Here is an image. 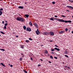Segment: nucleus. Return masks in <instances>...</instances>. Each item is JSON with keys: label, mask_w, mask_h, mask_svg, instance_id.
<instances>
[{"label": "nucleus", "mask_w": 73, "mask_h": 73, "mask_svg": "<svg viewBox=\"0 0 73 73\" xmlns=\"http://www.w3.org/2000/svg\"><path fill=\"white\" fill-rule=\"evenodd\" d=\"M18 8H20V9H23L24 8V7L23 6H20L18 7Z\"/></svg>", "instance_id": "obj_13"}, {"label": "nucleus", "mask_w": 73, "mask_h": 73, "mask_svg": "<svg viewBox=\"0 0 73 73\" xmlns=\"http://www.w3.org/2000/svg\"><path fill=\"white\" fill-rule=\"evenodd\" d=\"M71 33H72L73 34V31H72L71 32Z\"/></svg>", "instance_id": "obj_57"}, {"label": "nucleus", "mask_w": 73, "mask_h": 73, "mask_svg": "<svg viewBox=\"0 0 73 73\" xmlns=\"http://www.w3.org/2000/svg\"><path fill=\"white\" fill-rule=\"evenodd\" d=\"M23 56H22L23 57H24V55H23Z\"/></svg>", "instance_id": "obj_58"}, {"label": "nucleus", "mask_w": 73, "mask_h": 73, "mask_svg": "<svg viewBox=\"0 0 73 73\" xmlns=\"http://www.w3.org/2000/svg\"><path fill=\"white\" fill-rule=\"evenodd\" d=\"M4 21H2V24H4Z\"/></svg>", "instance_id": "obj_50"}, {"label": "nucleus", "mask_w": 73, "mask_h": 73, "mask_svg": "<svg viewBox=\"0 0 73 73\" xmlns=\"http://www.w3.org/2000/svg\"><path fill=\"white\" fill-rule=\"evenodd\" d=\"M52 54H54V52H51Z\"/></svg>", "instance_id": "obj_46"}, {"label": "nucleus", "mask_w": 73, "mask_h": 73, "mask_svg": "<svg viewBox=\"0 0 73 73\" xmlns=\"http://www.w3.org/2000/svg\"><path fill=\"white\" fill-rule=\"evenodd\" d=\"M50 20H52V21H54V18H53V17L52 18H50Z\"/></svg>", "instance_id": "obj_19"}, {"label": "nucleus", "mask_w": 73, "mask_h": 73, "mask_svg": "<svg viewBox=\"0 0 73 73\" xmlns=\"http://www.w3.org/2000/svg\"><path fill=\"white\" fill-rule=\"evenodd\" d=\"M51 51H54V49H52L51 50Z\"/></svg>", "instance_id": "obj_39"}, {"label": "nucleus", "mask_w": 73, "mask_h": 73, "mask_svg": "<svg viewBox=\"0 0 73 73\" xmlns=\"http://www.w3.org/2000/svg\"><path fill=\"white\" fill-rule=\"evenodd\" d=\"M15 19L18 21H21L22 22H24V21H25V19H24L23 18L20 17H17V18H16L15 17Z\"/></svg>", "instance_id": "obj_1"}, {"label": "nucleus", "mask_w": 73, "mask_h": 73, "mask_svg": "<svg viewBox=\"0 0 73 73\" xmlns=\"http://www.w3.org/2000/svg\"><path fill=\"white\" fill-rule=\"evenodd\" d=\"M65 31H66V32H67L68 31V29L67 28H66L65 29Z\"/></svg>", "instance_id": "obj_27"}, {"label": "nucleus", "mask_w": 73, "mask_h": 73, "mask_svg": "<svg viewBox=\"0 0 73 73\" xmlns=\"http://www.w3.org/2000/svg\"><path fill=\"white\" fill-rule=\"evenodd\" d=\"M3 28L4 29H7V27L5 26H4V27Z\"/></svg>", "instance_id": "obj_31"}, {"label": "nucleus", "mask_w": 73, "mask_h": 73, "mask_svg": "<svg viewBox=\"0 0 73 73\" xmlns=\"http://www.w3.org/2000/svg\"><path fill=\"white\" fill-rule=\"evenodd\" d=\"M23 59V58H20L19 59V60H20L21 61H22V60Z\"/></svg>", "instance_id": "obj_34"}, {"label": "nucleus", "mask_w": 73, "mask_h": 73, "mask_svg": "<svg viewBox=\"0 0 73 73\" xmlns=\"http://www.w3.org/2000/svg\"><path fill=\"white\" fill-rule=\"evenodd\" d=\"M69 1L70 2V3H73V1H71L70 0H69Z\"/></svg>", "instance_id": "obj_32"}, {"label": "nucleus", "mask_w": 73, "mask_h": 73, "mask_svg": "<svg viewBox=\"0 0 73 73\" xmlns=\"http://www.w3.org/2000/svg\"><path fill=\"white\" fill-rule=\"evenodd\" d=\"M50 33V36H52L54 35V33L52 31L50 32V33Z\"/></svg>", "instance_id": "obj_4"}, {"label": "nucleus", "mask_w": 73, "mask_h": 73, "mask_svg": "<svg viewBox=\"0 0 73 73\" xmlns=\"http://www.w3.org/2000/svg\"><path fill=\"white\" fill-rule=\"evenodd\" d=\"M72 17L73 18V15L72 16Z\"/></svg>", "instance_id": "obj_61"}, {"label": "nucleus", "mask_w": 73, "mask_h": 73, "mask_svg": "<svg viewBox=\"0 0 73 73\" xmlns=\"http://www.w3.org/2000/svg\"><path fill=\"white\" fill-rule=\"evenodd\" d=\"M25 16L26 17H27V18H28V17H29V15L28 14L25 15Z\"/></svg>", "instance_id": "obj_16"}, {"label": "nucleus", "mask_w": 73, "mask_h": 73, "mask_svg": "<svg viewBox=\"0 0 73 73\" xmlns=\"http://www.w3.org/2000/svg\"><path fill=\"white\" fill-rule=\"evenodd\" d=\"M7 25H8V23H5V25H4V26H6Z\"/></svg>", "instance_id": "obj_35"}, {"label": "nucleus", "mask_w": 73, "mask_h": 73, "mask_svg": "<svg viewBox=\"0 0 73 73\" xmlns=\"http://www.w3.org/2000/svg\"><path fill=\"white\" fill-rule=\"evenodd\" d=\"M55 46H56V47H57V48H58V46H57V45H55Z\"/></svg>", "instance_id": "obj_40"}, {"label": "nucleus", "mask_w": 73, "mask_h": 73, "mask_svg": "<svg viewBox=\"0 0 73 73\" xmlns=\"http://www.w3.org/2000/svg\"><path fill=\"white\" fill-rule=\"evenodd\" d=\"M37 31H38V29H37Z\"/></svg>", "instance_id": "obj_59"}, {"label": "nucleus", "mask_w": 73, "mask_h": 73, "mask_svg": "<svg viewBox=\"0 0 73 73\" xmlns=\"http://www.w3.org/2000/svg\"><path fill=\"white\" fill-rule=\"evenodd\" d=\"M5 22L6 23H7V21H5Z\"/></svg>", "instance_id": "obj_52"}, {"label": "nucleus", "mask_w": 73, "mask_h": 73, "mask_svg": "<svg viewBox=\"0 0 73 73\" xmlns=\"http://www.w3.org/2000/svg\"><path fill=\"white\" fill-rule=\"evenodd\" d=\"M9 65H10V64H9Z\"/></svg>", "instance_id": "obj_62"}, {"label": "nucleus", "mask_w": 73, "mask_h": 73, "mask_svg": "<svg viewBox=\"0 0 73 73\" xmlns=\"http://www.w3.org/2000/svg\"><path fill=\"white\" fill-rule=\"evenodd\" d=\"M64 56L66 57H67L68 58H69V56H68V55H64Z\"/></svg>", "instance_id": "obj_26"}, {"label": "nucleus", "mask_w": 73, "mask_h": 73, "mask_svg": "<svg viewBox=\"0 0 73 73\" xmlns=\"http://www.w3.org/2000/svg\"><path fill=\"white\" fill-rule=\"evenodd\" d=\"M23 29H24L25 30H26V29L27 28V27H26V26H24L23 27Z\"/></svg>", "instance_id": "obj_15"}, {"label": "nucleus", "mask_w": 73, "mask_h": 73, "mask_svg": "<svg viewBox=\"0 0 73 73\" xmlns=\"http://www.w3.org/2000/svg\"><path fill=\"white\" fill-rule=\"evenodd\" d=\"M0 33L2 34H3V35H5V33H4L3 31H0Z\"/></svg>", "instance_id": "obj_21"}, {"label": "nucleus", "mask_w": 73, "mask_h": 73, "mask_svg": "<svg viewBox=\"0 0 73 73\" xmlns=\"http://www.w3.org/2000/svg\"><path fill=\"white\" fill-rule=\"evenodd\" d=\"M34 26L36 28H38V25L37 24V23H34Z\"/></svg>", "instance_id": "obj_5"}, {"label": "nucleus", "mask_w": 73, "mask_h": 73, "mask_svg": "<svg viewBox=\"0 0 73 73\" xmlns=\"http://www.w3.org/2000/svg\"><path fill=\"white\" fill-rule=\"evenodd\" d=\"M54 49H55V50H57V51H60V50L59 48H54Z\"/></svg>", "instance_id": "obj_11"}, {"label": "nucleus", "mask_w": 73, "mask_h": 73, "mask_svg": "<svg viewBox=\"0 0 73 73\" xmlns=\"http://www.w3.org/2000/svg\"><path fill=\"white\" fill-rule=\"evenodd\" d=\"M0 36H1V35H0Z\"/></svg>", "instance_id": "obj_63"}, {"label": "nucleus", "mask_w": 73, "mask_h": 73, "mask_svg": "<svg viewBox=\"0 0 73 73\" xmlns=\"http://www.w3.org/2000/svg\"><path fill=\"white\" fill-rule=\"evenodd\" d=\"M47 55H48V56H50V54H47Z\"/></svg>", "instance_id": "obj_55"}, {"label": "nucleus", "mask_w": 73, "mask_h": 73, "mask_svg": "<svg viewBox=\"0 0 73 73\" xmlns=\"http://www.w3.org/2000/svg\"><path fill=\"white\" fill-rule=\"evenodd\" d=\"M3 12L1 11L0 10V16H1L2 15Z\"/></svg>", "instance_id": "obj_18"}, {"label": "nucleus", "mask_w": 73, "mask_h": 73, "mask_svg": "<svg viewBox=\"0 0 73 73\" xmlns=\"http://www.w3.org/2000/svg\"><path fill=\"white\" fill-rule=\"evenodd\" d=\"M19 15L20 16H21L20 15V14H19Z\"/></svg>", "instance_id": "obj_64"}, {"label": "nucleus", "mask_w": 73, "mask_h": 73, "mask_svg": "<svg viewBox=\"0 0 73 73\" xmlns=\"http://www.w3.org/2000/svg\"><path fill=\"white\" fill-rule=\"evenodd\" d=\"M41 66V65L40 64H38V66Z\"/></svg>", "instance_id": "obj_42"}, {"label": "nucleus", "mask_w": 73, "mask_h": 73, "mask_svg": "<svg viewBox=\"0 0 73 73\" xmlns=\"http://www.w3.org/2000/svg\"><path fill=\"white\" fill-rule=\"evenodd\" d=\"M40 60H41L42 62L43 61V60H42V59H40Z\"/></svg>", "instance_id": "obj_48"}, {"label": "nucleus", "mask_w": 73, "mask_h": 73, "mask_svg": "<svg viewBox=\"0 0 73 73\" xmlns=\"http://www.w3.org/2000/svg\"><path fill=\"white\" fill-rule=\"evenodd\" d=\"M62 64H65V63L64 62H62Z\"/></svg>", "instance_id": "obj_51"}, {"label": "nucleus", "mask_w": 73, "mask_h": 73, "mask_svg": "<svg viewBox=\"0 0 73 73\" xmlns=\"http://www.w3.org/2000/svg\"><path fill=\"white\" fill-rule=\"evenodd\" d=\"M65 23H72V21H67L66 20L64 21Z\"/></svg>", "instance_id": "obj_8"}, {"label": "nucleus", "mask_w": 73, "mask_h": 73, "mask_svg": "<svg viewBox=\"0 0 73 73\" xmlns=\"http://www.w3.org/2000/svg\"><path fill=\"white\" fill-rule=\"evenodd\" d=\"M26 31L29 32H31V29L29 27H27L26 29Z\"/></svg>", "instance_id": "obj_6"}, {"label": "nucleus", "mask_w": 73, "mask_h": 73, "mask_svg": "<svg viewBox=\"0 0 73 73\" xmlns=\"http://www.w3.org/2000/svg\"><path fill=\"white\" fill-rule=\"evenodd\" d=\"M53 18L55 20H58V21H60V22H62L63 23H64V22H65V20H64L63 19H58L57 18L56 19V18H55L54 17H53Z\"/></svg>", "instance_id": "obj_2"}, {"label": "nucleus", "mask_w": 73, "mask_h": 73, "mask_svg": "<svg viewBox=\"0 0 73 73\" xmlns=\"http://www.w3.org/2000/svg\"><path fill=\"white\" fill-rule=\"evenodd\" d=\"M49 63H50V64H51V62L50 61H49Z\"/></svg>", "instance_id": "obj_49"}, {"label": "nucleus", "mask_w": 73, "mask_h": 73, "mask_svg": "<svg viewBox=\"0 0 73 73\" xmlns=\"http://www.w3.org/2000/svg\"><path fill=\"white\" fill-rule=\"evenodd\" d=\"M68 69H70V67H68Z\"/></svg>", "instance_id": "obj_56"}, {"label": "nucleus", "mask_w": 73, "mask_h": 73, "mask_svg": "<svg viewBox=\"0 0 73 73\" xmlns=\"http://www.w3.org/2000/svg\"><path fill=\"white\" fill-rule=\"evenodd\" d=\"M52 3L53 4H55V2H52Z\"/></svg>", "instance_id": "obj_38"}, {"label": "nucleus", "mask_w": 73, "mask_h": 73, "mask_svg": "<svg viewBox=\"0 0 73 73\" xmlns=\"http://www.w3.org/2000/svg\"><path fill=\"white\" fill-rule=\"evenodd\" d=\"M23 71H24V72H25V73H28V72H27V71L25 70H23Z\"/></svg>", "instance_id": "obj_25"}, {"label": "nucleus", "mask_w": 73, "mask_h": 73, "mask_svg": "<svg viewBox=\"0 0 73 73\" xmlns=\"http://www.w3.org/2000/svg\"><path fill=\"white\" fill-rule=\"evenodd\" d=\"M20 46L21 48H22V49H24V46L23 45H21Z\"/></svg>", "instance_id": "obj_12"}, {"label": "nucleus", "mask_w": 73, "mask_h": 73, "mask_svg": "<svg viewBox=\"0 0 73 73\" xmlns=\"http://www.w3.org/2000/svg\"><path fill=\"white\" fill-rule=\"evenodd\" d=\"M15 37H19V36H18V35H17V36H15Z\"/></svg>", "instance_id": "obj_45"}, {"label": "nucleus", "mask_w": 73, "mask_h": 73, "mask_svg": "<svg viewBox=\"0 0 73 73\" xmlns=\"http://www.w3.org/2000/svg\"><path fill=\"white\" fill-rule=\"evenodd\" d=\"M43 34L45 35H46L47 36V35H49V32H44L43 33Z\"/></svg>", "instance_id": "obj_3"}, {"label": "nucleus", "mask_w": 73, "mask_h": 73, "mask_svg": "<svg viewBox=\"0 0 73 73\" xmlns=\"http://www.w3.org/2000/svg\"><path fill=\"white\" fill-rule=\"evenodd\" d=\"M29 40H31V41H32V40H33V39H32L31 38H29Z\"/></svg>", "instance_id": "obj_28"}, {"label": "nucleus", "mask_w": 73, "mask_h": 73, "mask_svg": "<svg viewBox=\"0 0 73 73\" xmlns=\"http://www.w3.org/2000/svg\"><path fill=\"white\" fill-rule=\"evenodd\" d=\"M61 16H62V17H66V16H64L63 15H61Z\"/></svg>", "instance_id": "obj_30"}, {"label": "nucleus", "mask_w": 73, "mask_h": 73, "mask_svg": "<svg viewBox=\"0 0 73 73\" xmlns=\"http://www.w3.org/2000/svg\"><path fill=\"white\" fill-rule=\"evenodd\" d=\"M68 8H71L72 9H73V7L72 6H66Z\"/></svg>", "instance_id": "obj_9"}, {"label": "nucleus", "mask_w": 73, "mask_h": 73, "mask_svg": "<svg viewBox=\"0 0 73 73\" xmlns=\"http://www.w3.org/2000/svg\"><path fill=\"white\" fill-rule=\"evenodd\" d=\"M54 17H57V15H55L54 16Z\"/></svg>", "instance_id": "obj_43"}, {"label": "nucleus", "mask_w": 73, "mask_h": 73, "mask_svg": "<svg viewBox=\"0 0 73 73\" xmlns=\"http://www.w3.org/2000/svg\"><path fill=\"white\" fill-rule=\"evenodd\" d=\"M21 55H22V56H24V54L23 53H21Z\"/></svg>", "instance_id": "obj_47"}, {"label": "nucleus", "mask_w": 73, "mask_h": 73, "mask_svg": "<svg viewBox=\"0 0 73 73\" xmlns=\"http://www.w3.org/2000/svg\"><path fill=\"white\" fill-rule=\"evenodd\" d=\"M31 60L32 61H33V58H32V57H31Z\"/></svg>", "instance_id": "obj_41"}, {"label": "nucleus", "mask_w": 73, "mask_h": 73, "mask_svg": "<svg viewBox=\"0 0 73 73\" xmlns=\"http://www.w3.org/2000/svg\"><path fill=\"white\" fill-rule=\"evenodd\" d=\"M1 65H2V66H4V67H5V66L4 65V64L2 63H1Z\"/></svg>", "instance_id": "obj_17"}, {"label": "nucleus", "mask_w": 73, "mask_h": 73, "mask_svg": "<svg viewBox=\"0 0 73 73\" xmlns=\"http://www.w3.org/2000/svg\"><path fill=\"white\" fill-rule=\"evenodd\" d=\"M25 4H27V3L25 2Z\"/></svg>", "instance_id": "obj_60"}, {"label": "nucleus", "mask_w": 73, "mask_h": 73, "mask_svg": "<svg viewBox=\"0 0 73 73\" xmlns=\"http://www.w3.org/2000/svg\"><path fill=\"white\" fill-rule=\"evenodd\" d=\"M48 53V51H47V50H46L45 53L47 54Z\"/></svg>", "instance_id": "obj_29"}, {"label": "nucleus", "mask_w": 73, "mask_h": 73, "mask_svg": "<svg viewBox=\"0 0 73 73\" xmlns=\"http://www.w3.org/2000/svg\"><path fill=\"white\" fill-rule=\"evenodd\" d=\"M26 42H29V41L27 40H26Z\"/></svg>", "instance_id": "obj_33"}, {"label": "nucleus", "mask_w": 73, "mask_h": 73, "mask_svg": "<svg viewBox=\"0 0 73 73\" xmlns=\"http://www.w3.org/2000/svg\"><path fill=\"white\" fill-rule=\"evenodd\" d=\"M29 24L30 25H31V26H32V27L33 26V25H32V22H29Z\"/></svg>", "instance_id": "obj_14"}, {"label": "nucleus", "mask_w": 73, "mask_h": 73, "mask_svg": "<svg viewBox=\"0 0 73 73\" xmlns=\"http://www.w3.org/2000/svg\"><path fill=\"white\" fill-rule=\"evenodd\" d=\"M50 57L51 59H53V57L52 55L50 56Z\"/></svg>", "instance_id": "obj_23"}, {"label": "nucleus", "mask_w": 73, "mask_h": 73, "mask_svg": "<svg viewBox=\"0 0 73 73\" xmlns=\"http://www.w3.org/2000/svg\"><path fill=\"white\" fill-rule=\"evenodd\" d=\"M33 54H31L29 55V57H31V56H33Z\"/></svg>", "instance_id": "obj_22"}, {"label": "nucleus", "mask_w": 73, "mask_h": 73, "mask_svg": "<svg viewBox=\"0 0 73 73\" xmlns=\"http://www.w3.org/2000/svg\"><path fill=\"white\" fill-rule=\"evenodd\" d=\"M0 11H3V9L2 8H1L0 9Z\"/></svg>", "instance_id": "obj_36"}, {"label": "nucleus", "mask_w": 73, "mask_h": 73, "mask_svg": "<svg viewBox=\"0 0 73 73\" xmlns=\"http://www.w3.org/2000/svg\"><path fill=\"white\" fill-rule=\"evenodd\" d=\"M35 33H36V35H39V33H40V31H36Z\"/></svg>", "instance_id": "obj_7"}, {"label": "nucleus", "mask_w": 73, "mask_h": 73, "mask_svg": "<svg viewBox=\"0 0 73 73\" xmlns=\"http://www.w3.org/2000/svg\"><path fill=\"white\" fill-rule=\"evenodd\" d=\"M66 11L67 12H70V11H69V10H67Z\"/></svg>", "instance_id": "obj_54"}, {"label": "nucleus", "mask_w": 73, "mask_h": 73, "mask_svg": "<svg viewBox=\"0 0 73 73\" xmlns=\"http://www.w3.org/2000/svg\"><path fill=\"white\" fill-rule=\"evenodd\" d=\"M53 41V40H50V42H52Z\"/></svg>", "instance_id": "obj_53"}, {"label": "nucleus", "mask_w": 73, "mask_h": 73, "mask_svg": "<svg viewBox=\"0 0 73 73\" xmlns=\"http://www.w3.org/2000/svg\"><path fill=\"white\" fill-rule=\"evenodd\" d=\"M10 66L11 67H13V65H11Z\"/></svg>", "instance_id": "obj_44"}, {"label": "nucleus", "mask_w": 73, "mask_h": 73, "mask_svg": "<svg viewBox=\"0 0 73 73\" xmlns=\"http://www.w3.org/2000/svg\"><path fill=\"white\" fill-rule=\"evenodd\" d=\"M54 58L55 59H58L57 57L54 56Z\"/></svg>", "instance_id": "obj_37"}, {"label": "nucleus", "mask_w": 73, "mask_h": 73, "mask_svg": "<svg viewBox=\"0 0 73 73\" xmlns=\"http://www.w3.org/2000/svg\"><path fill=\"white\" fill-rule=\"evenodd\" d=\"M0 50H2V51H5V50L4 49H0Z\"/></svg>", "instance_id": "obj_24"}, {"label": "nucleus", "mask_w": 73, "mask_h": 73, "mask_svg": "<svg viewBox=\"0 0 73 73\" xmlns=\"http://www.w3.org/2000/svg\"><path fill=\"white\" fill-rule=\"evenodd\" d=\"M64 53L65 54H68V53L67 52V51H66V50L64 52Z\"/></svg>", "instance_id": "obj_20"}, {"label": "nucleus", "mask_w": 73, "mask_h": 73, "mask_svg": "<svg viewBox=\"0 0 73 73\" xmlns=\"http://www.w3.org/2000/svg\"><path fill=\"white\" fill-rule=\"evenodd\" d=\"M65 31H59V33H61V34H62V33H65Z\"/></svg>", "instance_id": "obj_10"}]
</instances>
